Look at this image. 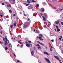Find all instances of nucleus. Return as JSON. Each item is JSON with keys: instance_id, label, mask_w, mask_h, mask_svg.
<instances>
[{"instance_id": "nucleus-47", "label": "nucleus", "mask_w": 63, "mask_h": 63, "mask_svg": "<svg viewBox=\"0 0 63 63\" xmlns=\"http://www.w3.org/2000/svg\"><path fill=\"white\" fill-rule=\"evenodd\" d=\"M11 39L12 40H13V39H14V38H11Z\"/></svg>"}, {"instance_id": "nucleus-8", "label": "nucleus", "mask_w": 63, "mask_h": 63, "mask_svg": "<svg viewBox=\"0 0 63 63\" xmlns=\"http://www.w3.org/2000/svg\"><path fill=\"white\" fill-rule=\"evenodd\" d=\"M26 45L27 47H30V44H26Z\"/></svg>"}, {"instance_id": "nucleus-24", "label": "nucleus", "mask_w": 63, "mask_h": 63, "mask_svg": "<svg viewBox=\"0 0 63 63\" xmlns=\"http://www.w3.org/2000/svg\"><path fill=\"white\" fill-rule=\"evenodd\" d=\"M9 13H12V10H10L9 11Z\"/></svg>"}, {"instance_id": "nucleus-57", "label": "nucleus", "mask_w": 63, "mask_h": 63, "mask_svg": "<svg viewBox=\"0 0 63 63\" xmlns=\"http://www.w3.org/2000/svg\"><path fill=\"white\" fill-rule=\"evenodd\" d=\"M37 38H39V37H38V36H37Z\"/></svg>"}, {"instance_id": "nucleus-52", "label": "nucleus", "mask_w": 63, "mask_h": 63, "mask_svg": "<svg viewBox=\"0 0 63 63\" xmlns=\"http://www.w3.org/2000/svg\"><path fill=\"white\" fill-rule=\"evenodd\" d=\"M48 23H50V22H49L48 21Z\"/></svg>"}, {"instance_id": "nucleus-39", "label": "nucleus", "mask_w": 63, "mask_h": 63, "mask_svg": "<svg viewBox=\"0 0 63 63\" xmlns=\"http://www.w3.org/2000/svg\"><path fill=\"white\" fill-rule=\"evenodd\" d=\"M51 42H53L54 40H51Z\"/></svg>"}, {"instance_id": "nucleus-17", "label": "nucleus", "mask_w": 63, "mask_h": 63, "mask_svg": "<svg viewBox=\"0 0 63 63\" xmlns=\"http://www.w3.org/2000/svg\"><path fill=\"white\" fill-rule=\"evenodd\" d=\"M14 26L15 27L16 25V23L15 22L14 23Z\"/></svg>"}, {"instance_id": "nucleus-11", "label": "nucleus", "mask_w": 63, "mask_h": 63, "mask_svg": "<svg viewBox=\"0 0 63 63\" xmlns=\"http://www.w3.org/2000/svg\"><path fill=\"white\" fill-rule=\"evenodd\" d=\"M57 32H59L60 31V29L57 28Z\"/></svg>"}, {"instance_id": "nucleus-48", "label": "nucleus", "mask_w": 63, "mask_h": 63, "mask_svg": "<svg viewBox=\"0 0 63 63\" xmlns=\"http://www.w3.org/2000/svg\"><path fill=\"white\" fill-rule=\"evenodd\" d=\"M30 20L29 19V18H28V20Z\"/></svg>"}, {"instance_id": "nucleus-55", "label": "nucleus", "mask_w": 63, "mask_h": 63, "mask_svg": "<svg viewBox=\"0 0 63 63\" xmlns=\"http://www.w3.org/2000/svg\"><path fill=\"white\" fill-rule=\"evenodd\" d=\"M46 48L47 49V47H46Z\"/></svg>"}, {"instance_id": "nucleus-10", "label": "nucleus", "mask_w": 63, "mask_h": 63, "mask_svg": "<svg viewBox=\"0 0 63 63\" xmlns=\"http://www.w3.org/2000/svg\"><path fill=\"white\" fill-rule=\"evenodd\" d=\"M55 23L56 24H59V21H56Z\"/></svg>"}, {"instance_id": "nucleus-59", "label": "nucleus", "mask_w": 63, "mask_h": 63, "mask_svg": "<svg viewBox=\"0 0 63 63\" xmlns=\"http://www.w3.org/2000/svg\"><path fill=\"white\" fill-rule=\"evenodd\" d=\"M60 27H61V26H60Z\"/></svg>"}, {"instance_id": "nucleus-35", "label": "nucleus", "mask_w": 63, "mask_h": 63, "mask_svg": "<svg viewBox=\"0 0 63 63\" xmlns=\"http://www.w3.org/2000/svg\"><path fill=\"white\" fill-rule=\"evenodd\" d=\"M50 51H52V49H51V48H50Z\"/></svg>"}, {"instance_id": "nucleus-7", "label": "nucleus", "mask_w": 63, "mask_h": 63, "mask_svg": "<svg viewBox=\"0 0 63 63\" xmlns=\"http://www.w3.org/2000/svg\"><path fill=\"white\" fill-rule=\"evenodd\" d=\"M41 11H42V12H44L45 11V9L43 8H42L41 9Z\"/></svg>"}, {"instance_id": "nucleus-34", "label": "nucleus", "mask_w": 63, "mask_h": 63, "mask_svg": "<svg viewBox=\"0 0 63 63\" xmlns=\"http://www.w3.org/2000/svg\"><path fill=\"white\" fill-rule=\"evenodd\" d=\"M36 6L37 7H38L39 6V4H37L36 5Z\"/></svg>"}, {"instance_id": "nucleus-4", "label": "nucleus", "mask_w": 63, "mask_h": 63, "mask_svg": "<svg viewBox=\"0 0 63 63\" xmlns=\"http://www.w3.org/2000/svg\"><path fill=\"white\" fill-rule=\"evenodd\" d=\"M25 24V25H24V27L26 28L27 27H28V26H29L30 24L29 23H26Z\"/></svg>"}, {"instance_id": "nucleus-53", "label": "nucleus", "mask_w": 63, "mask_h": 63, "mask_svg": "<svg viewBox=\"0 0 63 63\" xmlns=\"http://www.w3.org/2000/svg\"><path fill=\"white\" fill-rule=\"evenodd\" d=\"M7 6L8 7H9V5H7Z\"/></svg>"}, {"instance_id": "nucleus-56", "label": "nucleus", "mask_w": 63, "mask_h": 63, "mask_svg": "<svg viewBox=\"0 0 63 63\" xmlns=\"http://www.w3.org/2000/svg\"><path fill=\"white\" fill-rule=\"evenodd\" d=\"M60 63H62V62H60Z\"/></svg>"}, {"instance_id": "nucleus-1", "label": "nucleus", "mask_w": 63, "mask_h": 63, "mask_svg": "<svg viewBox=\"0 0 63 63\" xmlns=\"http://www.w3.org/2000/svg\"><path fill=\"white\" fill-rule=\"evenodd\" d=\"M3 39L4 41H5V40H6L5 41V46H6L8 44V43H7V42H8L9 44H10V42H9V40L7 39V38L6 37H5V38H3Z\"/></svg>"}, {"instance_id": "nucleus-14", "label": "nucleus", "mask_w": 63, "mask_h": 63, "mask_svg": "<svg viewBox=\"0 0 63 63\" xmlns=\"http://www.w3.org/2000/svg\"><path fill=\"white\" fill-rule=\"evenodd\" d=\"M42 17H43V18L44 20V21H46V18H45V17L44 16H42Z\"/></svg>"}, {"instance_id": "nucleus-18", "label": "nucleus", "mask_w": 63, "mask_h": 63, "mask_svg": "<svg viewBox=\"0 0 63 63\" xmlns=\"http://www.w3.org/2000/svg\"><path fill=\"white\" fill-rule=\"evenodd\" d=\"M9 0V1H10V0ZM12 0L14 2V3H13V4H14V3H15V0Z\"/></svg>"}, {"instance_id": "nucleus-46", "label": "nucleus", "mask_w": 63, "mask_h": 63, "mask_svg": "<svg viewBox=\"0 0 63 63\" xmlns=\"http://www.w3.org/2000/svg\"><path fill=\"white\" fill-rule=\"evenodd\" d=\"M14 16H16V15L15 14H14Z\"/></svg>"}, {"instance_id": "nucleus-31", "label": "nucleus", "mask_w": 63, "mask_h": 63, "mask_svg": "<svg viewBox=\"0 0 63 63\" xmlns=\"http://www.w3.org/2000/svg\"><path fill=\"white\" fill-rule=\"evenodd\" d=\"M61 24H62V25H63V22H61Z\"/></svg>"}, {"instance_id": "nucleus-20", "label": "nucleus", "mask_w": 63, "mask_h": 63, "mask_svg": "<svg viewBox=\"0 0 63 63\" xmlns=\"http://www.w3.org/2000/svg\"><path fill=\"white\" fill-rule=\"evenodd\" d=\"M31 54H32V55H33V54H34V51H32L31 52Z\"/></svg>"}, {"instance_id": "nucleus-37", "label": "nucleus", "mask_w": 63, "mask_h": 63, "mask_svg": "<svg viewBox=\"0 0 63 63\" xmlns=\"http://www.w3.org/2000/svg\"><path fill=\"white\" fill-rule=\"evenodd\" d=\"M28 42H29V43H31V41H28Z\"/></svg>"}, {"instance_id": "nucleus-64", "label": "nucleus", "mask_w": 63, "mask_h": 63, "mask_svg": "<svg viewBox=\"0 0 63 63\" xmlns=\"http://www.w3.org/2000/svg\"><path fill=\"white\" fill-rule=\"evenodd\" d=\"M17 19H19V18H18Z\"/></svg>"}, {"instance_id": "nucleus-25", "label": "nucleus", "mask_w": 63, "mask_h": 63, "mask_svg": "<svg viewBox=\"0 0 63 63\" xmlns=\"http://www.w3.org/2000/svg\"><path fill=\"white\" fill-rule=\"evenodd\" d=\"M27 1L28 3H30V1H29V0H27Z\"/></svg>"}, {"instance_id": "nucleus-16", "label": "nucleus", "mask_w": 63, "mask_h": 63, "mask_svg": "<svg viewBox=\"0 0 63 63\" xmlns=\"http://www.w3.org/2000/svg\"><path fill=\"white\" fill-rule=\"evenodd\" d=\"M5 49L6 51H7V50L8 49V47H5Z\"/></svg>"}, {"instance_id": "nucleus-45", "label": "nucleus", "mask_w": 63, "mask_h": 63, "mask_svg": "<svg viewBox=\"0 0 63 63\" xmlns=\"http://www.w3.org/2000/svg\"><path fill=\"white\" fill-rule=\"evenodd\" d=\"M24 16H26V15H25V14H24Z\"/></svg>"}, {"instance_id": "nucleus-6", "label": "nucleus", "mask_w": 63, "mask_h": 63, "mask_svg": "<svg viewBox=\"0 0 63 63\" xmlns=\"http://www.w3.org/2000/svg\"><path fill=\"white\" fill-rule=\"evenodd\" d=\"M38 44H40V45H42V46H44V47H45V45L44 44H43V43H42L40 42H38Z\"/></svg>"}, {"instance_id": "nucleus-9", "label": "nucleus", "mask_w": 63, "mask_h": 63, "mask_svg": "<svg viewBox=\"0 0 63 63\" xmlns=\"http://www.w3.org/2000/svg\"><path fill=\"white\" fill-rule=\"evenodd\" d=\"M44 15L46 17H47V15L46 14L44 13Z\"/></svg>"}, {"instance_id": "nucleus-33", "label": "nucleus", "mask_w": 63, "mask_h": 63, "mask_svg": "<svg viewBox=\"0 0 63 63\" xmlns=\"http://www.w3.org/2000/svg\"><path fill=\"white\" fill-rule=\"evenodd\" d=\"M26 5L27 6H29V4H26Z\"/></svg>"}, {"instance_id": "nucleus-58", "label": "nucleus", "mask_w": 63, "mask_h": 63, "mask_svg": "<svg viewBox=\"0 0 63 63\" xmlns=\"http://www.w3.org/2000/svg\"><path fill=\"white\" fill-rule=\"evenodd\" d=\"M20 15H21V14H22V13H20Z\"/></svg>"}, {"instance_id": "nucleus-61", "label": "nucleus", "mask_w": 63, "mask_h": 63, "mask_svg": "<svg viewBox=\"0 0 63 63\" xmlns=\"http://www.w3.org/2000/svg\"><path fill=\"white\" fill-rule=\"evenodd\" d=\"M44 4H46V3H44Z\"/></svg>"}, {"instance_id": "nucleus-19", "label": "nucleus", "mask_w": 63, "mask_h": 63, "mask_svg": "<svg viewBox=\"0 0 63 63\" xmlns=\"http://www.w3.org/2000/svg\"><path fill=\"white\" fill-rule=\"evenodd\" d=\"M18 38L19 39L20 38H21V36L20 35H18Z\"/></svg>"}, {"instance_id": "nucleus-38", "label": "nucleus", "mask_w": 63, "mask_h": 63, "mask_svg": "<svg viewBox=\"0 0 63 63\" xmlns=\"http://www.w3.org/2000/svg\"><path fill=\"white\" fill-rule=\"evenodd\" d=\"M62 10H63V9H61L60 10H59V11H62Z\"/></svg>"}, {"instance_id": "nucleus-49", "label": "nucleus", "mask_w": 63, "mask_h": 63, "mask_svg": "<svg viewBox=\"0 0 63 63\" xmlns=\"http://www.w3.org/2000/svg\"><path fill=\"white\" fill-rule=\"evenodd\" d=\"M53 47H52V46H51V48H52Z\"/></svg>"}, {"instance_id": "nucleus-28", "label": "nucleus", "mask_w": 63, "mask_h": 63, "mask_svg": "<svg viewBox=\"0 0 63 63\" xmlns=\"http://www.w3.org/2000/svg\"><path fill=\"white\" fill-rule=\"evenodd\" d=\"M5 4H9V3L7 2H5Z\"/></svg>"}, {"instance_id": "nucleus-51", "label": "nucleus", "mask_w": 63, "mask_h": 63, "mask_svg": "<svg viewBox=\"0 0 63 63\" xmlns=\"http://www.w3.org/2000/svg\"><path fill=\"white\" fill-rule=\"evenodd\" d=\"M30 45H31V46H32V44H30Z\"/></svg>"}, {"instance_id": "nucleus-2", "label": "nucleus", "mask_w": 63, "mask_h": 63, "mask_svg": "<svg viewBox=\"0 0 63 63\" xmlns=\"http://www.w3.org/2000/svg\"><path fill=\"white\" fill-rule=\"evenodd\" d=\"M39 39H40V41H43L44 39L42 38V37H43V35L42 34H39Z\"/></svg>"}, {"instance_id": "nucleus-13", "label": "nucleus", "mask_w": 63, "mask_h": 63, "mask_svg": "<svg viewBox=\"0 0 63 63\" xmlns=\"http://www.w3.org/2000/svg\"><path fill=\"white\" fill-rule=\"evenodd\" d=\"M28 9H30V10H31L32 9V7H31V6H30L28 7Z\"/></svg>"}, {"instance_id": "nucleus-54", "label": "nucleus", "mask_w": 63, "mask_h": 63, "mask_svg": "<svg viewBox=\"0 0 63 63\" xmlns=\"http://www.w3.org/2000/svg\"><path fill=\"white\" fill-rule=\"evenodd\" d=\"M19 61H17V62H19Z\"/></svg>"}, {"instance_id": "nucleus-15", "label": "nucleus", "mask_w": 63, "mask_h": 63, "mask_svg": "<svg viewBox=\"0 0 63 63\" xmlns=\"http://www.w3.org/2000/svg\"><path fill=\"white\" fill-rule=\"evenodd\" d=\"M37 48L38 49H40H40H42V48H41V47L40 46H38L37 47Z\"/></svg>"}, {"instance_id": "nucleus-44", "label": "nucleus", "mask_w": 63, "mask_h": 63, "mask_svg": "<svg viewBox=\"0 0 63 63\" xmlns=\"http://www.w3.org/2000/svg\"><path fill=\"white\" fill-rule=\"evenodd\" d=\"M59 40H61V38H59Z\"/></svg>"}, {"instance_id": "nucleus-3", "label": "nucleus", "mask_w": 63, "mask_h": 63, "mask_svg": "<svg viewBox=\"0 0 63 63\" xmlns=\"http://www.w3.org/2000/svg\"><path fill=\"white\" fill-rule=\"evenodd\" d=\"M45 59L46 61H47L48 63H50V61H49V59H47V58H45Z\"/></svg>"}, {"instance_id": "nucleus-50", "label": "nucleus", "mask_w": 63, "mask_h": 63, "mask_svg": "<svg viewBox=\"0 0 63 63\" xmlns=\"http://www.w3.org/2000/svg\"><path fill=\"white\" fill-rule=\"evenodd\" d=\"M60 37L61 38H62V36H60Z\"/></svg>"}, {"instance_id": "nucleus-12", "label": "nucleus", "mask_w": 63, "mask_h": 63, "mask_svg": "<svg viewBox=\"0 0 63 63\" xmlns=\"http://www.w3.org/2000/svg\"><path fill=\"white\" fill-rule=\"evenodd\" d=\"M44 54H47V55H49V54L47 53V52H45L44 53Z\"/></svg>"}, {"instance_id": "nucleus-29", "label": "nucleus", "mask_w": 63, "mask_h": 63, "mask_svg": "<svg viewBox=\"0 0 63 63\" xmlns=\"http://www.w3.org/2000/svg\"><path fill=\"white\" fill-rule=\"evenodd\" d=\"M0 16H1V17H2V16H3V15H1V14H0Z\"/></svg>"}, {"instance_id": "nucleus-40", "label": "nucleus", "mask_w": 63, "mask_h": 63, "mask_svg": "<svg viewBox=\"0 0 63 63\" xmlns=\"http://www.w3.org/2000/svg\"><path fill=\"white\" fill-rule=\"evenodd\" d=\"M0 44H3V42L0 41Z\"/></svg>"}, {"instance_id": "nucleus-41", "label": "nucleus", "mask_w": 63, "mask_h": 63, "mask_svg": "<svg viewBox=\"0 0 63 63\" xmlns=\"http://www.w3.org/2000/svg\"><path fill=\"white\" fill-rule=\"evenodd\" d=\"M2 5H4V3H2Z\"/></svg>"}, {"instance_id": "nucleus-43", "label": "nucleus", "mask_w": 63, "mask_h": 63, "mask_svg": "<svg viewBox=\"0 0 63 63\" xmlns=\"http://www.w3.org/2000/svg\"><path fill=\"white\" fill-rule=\"evenodd\" d=\"M0 33L1 34H3V33H2V31H1Z\"/></svg>"}, {"instance_id": "nucleus-30", "label": "nucleus", "mask_w": 63, "mask_h": 63, "mask_svg": "<svg viewBox=\"0 0 63 63\" xmlns=\"http://www.w3.org/2000/svg\"><path fill=\"white\" fill-rule=\"evenodd\" d=\"M35 2V1L34 0H32V2H33V3H34Z\"/></svg>"}, {"instance_id": "nucleus-21", "label": "nucleus", "mask_w": 63, "mask_h": 63, "mask_svg": "<svg viewBox=\"0 0 63 63\" xmlns=\"http://www.w3.org/2000/svg\"><path fill=\"white\" fill-rule=\"evenodd\" d=\"M9 47H12V45L11 44H9Z\"/></svg>"}, {"instance_id": "nucleus-27", "label": "nucleus", "mask_w": 63, "mask_h": 63, "mask_svg": "<svg viewBox=\"0 0 63 63\" xmlns=\"http://www.w3.org/2000/svg\"><path fill=\"white\" fill-rule=\"evenodd\" d=\"M18 43H19V44H22V43H21V42L20 41H18Z\"/></svg>"}, {"instance_id": "nucleus-62", "label": "nucleus", "mask_w": 63, "mask_h": 63, "mask_svg": "<svg viewBox=\"0 0 63 63\" xmlns=\"http://www.w3.org/2000/svg\"><path fill=\"white\" fill-rule=\"evenodd\" d=\"M62 51H63V50H62Z\"/></svg>"}, {"instance_id": "nucleus-22", "label": "nucleus", "mask_w": 63, "mask_h": 63, "mask_svg": "<svg viewBox=\"0 0 63 63\" xmlns=\"http://www.w3.org/2000/svg\"><path fill=\"white\" fill-rule=\"evenodd\" d=\"M36 33H39V31H38V30H36V32H35Z\"/></svg>"}, {"instance_id": "nucleus-60", "label": "nucleus", "mask_w": 63, "mask_h": 63, "mask_svg": "<svg viewBox=\"0 0 63 63\" xmlns=\"http://www.w3.org/2000/svg\"><path fill=\"white\" fill-rule=\"evenodd\" d=\"M55 31H56V29H55Z\"/></svg>"}, {"instance_id": "nucleus-23", "label": "nucleus", "mask_w": 63, "mask_h": 63, "mask_svg": "<svg viewBox=\"0 0 63 63\" xmlns=\"http://www.w3.org/2000/svg\"><path fill=\"white\" fill-rule=\"evenodd\" d=\"M44 28H47V27H46V26L45 25H44Z\"/></svg>"}, {"instance_id": "nucleus-5", "label": "nucleus", "mask_w": 63, "mask_h": 63, "mask_svg": "<svg viewBox=\"0 0 63 63\" xmlns=\"http://www.w3.org/2000/svg\"><path fill=\"white\" fill-rule=\"evenodd\" d=\"M54 56L55 58L57 59H58V60H59V57H58V56Z\"/></svg>"}, {"instance_id": "nucleus-26", "label": "nucleus", "mask_w": 63, "mask_h": 63, "mask_svg": "<svg viewBox=\"0 0 63 63\" xmlns=\"http://www.w3.org/2000/svg\"><path fill=\"white\" fill-rule=\"evenodd\" d=\"M10 27L11 28H13V25L10 26Z\"/></svg>"}, {"instance_id": "nucleus-36", "label": "nucleus", "mask_w": 63, "mask_h": 63, "mask_svg": "<svg viewBox=\"0 0 63 63\" xmlns=\"http://www.w3.org/2000/svg\"><path fill=\"white\" fill-rule=\"evenodd\" d=\"M56 28H59V27L58 26H56Z\"/></svg>"}, {"instance_id": "nucleus-42", "label": "nucleus", "mask_w": 63, "mask_h": 63, "mask_svg": "<svg viewBox=\"0 0 63 63\" xmlns=\"http://www.w3.org/2000/svg\"><path fill=\"white\" fill-rule=\"evenodd\" d=\"M14 54V56L15 57H16V55H15V54Z\"/></svg>"}, {"instance_id": "nucleus-32", "label": "nucleus", "mask_w": 63, "mask_h": 63, "mask_svg": "<svg viewBox=\"0 0 63 63\" xmlns=\"http://www.w3.org/2000/svg\"><path fill=\"white\" fill-rule=\"evenodd\" d=\"M36 46H40V45L37 44L36 45Z\"/></svg>"}, {"instance_id": "nucleus-63", "label": "nucleus", "mask_w": 63, "mask_h": 63, "mask_svg": "<svg viewBox=\"0 0 63 63\" xmlns=\"http://www.w3.org/2000/svg\"><path fill=\"white\" fill-rule=\"evenodd\" d=\"M34 31H35V30H34Z\"/></svg>"}]
</instances>
